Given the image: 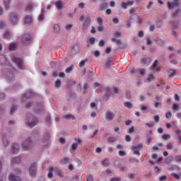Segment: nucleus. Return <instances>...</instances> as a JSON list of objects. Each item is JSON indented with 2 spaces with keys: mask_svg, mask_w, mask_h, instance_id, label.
<instances>
[{
  "mask_svg": "<svg viewBox=\"0 0 181 181\" xmlns=\"http://www.w3.org/2000/svg\"><path fill=\"white\" fill-rule=\"evenodd\" d=\"M170 24L172 26V32H173V35H174L175 36H176V29H177V28H179V23H177V21H170Z\"/></svg>",
  "mask_w": 181,
  "mask_h": 181,
  "instance_id": "9b49d317",
  "label": "nucleus"
},
{
  "mask_svg": "<svg viewBox=\"0 0 181 181\" xmlns=\"http://www.w3.org/2000/svg\"><path fill=\"white\" fill-rule=\"evenodd\" d=\"M146 45H147L148 46H149V45H152L153 42H152V40H151L150 37H147V38L146 39Z\"/></svg>",
  "mask_w": 181,
  "mask_h": 181,
  "instance_id": "e2e57ef3",
  "label": "nucleus"
},
{
  "mask_svg": "<svg viewBox=\"0 0 181 181\" xmlns=\"http://www.w3.org/2000/svg\"><path fill=\"white\" fill-rule=\"evenodd\" d=\"M107 6H108V4H107V2L103 1V2L100 4V6H99V9H100V11H104V9H107Z\"/></svg>",
  "mask_w": 181,
  "mask_h": 181,
  "instance_id": "c756f323",
  "label": "nucleus"
},
{
  "mask_svg": "<svg viewBox=\"0 0 181 181\" xmlns=\"http://www.w3.org/2000/svg\"><path fill=\"white\" fill-rule=\"evenodd\" d=\"M55 173L57 175V176H59V177H63L64 176L63 172H62V170H59L58 168L55 169Z\"/></svg>",
  "mask_w": 181,
  "mask_h": 181,
  "instance_id": "473e14b6",
  "label": "nucleus"
},
{
  "mask_svg": "<svg viewBox=\"0 0 181 181\" xmlns=\"http://www.w3.org/2000/svg\"><path fill=\"white\" fill-rule=\"evenodd\" d=\"M13 63L16 64L19 70H26V66H25V62L23 60L18 57H13L12 58Z\"/></svg>",
  "mask_w": 181,
  "mask_h": 181,
  "instance_id": "20e7f679",
  "label": "nucleus"
},
{
  "mask_svg": "<svg viewBox=\"0 0 181 181\" xmlns=\"http://www.w3.org/2000/svg\"><path fill=\"white\" fill-rule=\"evenodd\" d=\"M117 46H119V49H122V50L127 49V45L122 43V41H120V43L117 44Z\"/></svg>",
  "mask_w": 181,
  "mask_h": 181,
  "instance_id": "a19ab883",
  "label": "nucleus"
},
{
  "mask_svg": "<svg viewBox=\"0 0 181 181\" xmlns=\"http://www.w3.org/2000/svg\"><path fill=\"white\" fill-rule=\"evenodd\" d=\"M83 93L86 94V93H87V90H88V83H84L83 84Z\"/></svg>",
  "mask_w": 181,
  "mask_h": 181,
  "instance_id": "4d7b16f0",
  "label": "nucleus"
},
{
  "mask_svg": "<svg viewBox=\"0 0 181 181\" xmlns=\"http://www.w3.org/2000/svg\"><path fill=\"white\" fill-rule=\"evenodd\" d=\"M53 170H54V168H53L52 166H49L48 168V177L49 179H52V177H53Z\"/></svg>",
  "mask_w": 181,
  "mask_h": 181,
  "instance_id": "5701e85b",
  "label": "nucleus"
},
{
  "mask_svg": "<svg viewBox=\"0 0 181 181\" xmlns=\"http://www.w3.org/2000/svg\"><path fill=\"white\" fill-rule=\"evenodd\" d=\"M74 141L78 144V145H83V141L79 138H75Z\"/></svg>",
  "mask_w": 181,
  "mask_h": 181,
  "instance_id": "864d4df0",
  "label": "nucleus"
},
{
  "mask_svg": "<svg viewBox=\"0 0 181 181\" xmlns=\"http://www.w3.org/2000/svg\"><path fill=\"white\" fill-rule=\"evenodd\" d=\"M124 107H126V108H129V110H131V108H132V107H133L131 102H124Z\"/></svg>",
  "mask_w": 181,
  "mask_h": 181,
  "instance_id": "4c0bfd02",
  "label": "nucleus"
},
{
  "mask_svg": "<svg viewBox=\"0 0 181 181\" xmlns=\"http://www.w3.org/2000/svg\"><path fill=\"white\" fill-rule=\"evenodd\" d=\"M77 148H78V144H77V143L72 144V145H71V150L72 151H76Z\"/></svg>",
  "mask_w": 181,
  "mask_h": 181,
  "instance_id": "3c124183",
  "label": "nucleus"
},
{
  "mask_svg": "<svg viewBox=\"0 0 181 181\" xmlns=\"http://www.w3.org/2000/svg\"><path fill=\"white\" fill-rule=\"evenodd\" d=\"M21 145L24 151H30V149H32V148L35 146V142L32 141V139L30 137H26L23 139Z\"/></svg>",
  "mask_w": 181,
  "mask_h": 181,
  "instance_id": "f03ea898",
  "label": "nucleus"
},
{
  "mask_svg": "<svg viewBox=\"0 0 181 181\" xmlns=\"http://www.w3.org/2000/svg\"><path fill=\"white\" fill-rule=\"evenodd\" d=\"M89 42L90 45H94V43H95V38L93 37L89 38Z\"/></svg>",
  "mask_w": 181,
  "mask_h": 181,
  "instance_id": "338daca9",
  "label": "nucleus"
},
{
  "mask_svg": "<svg viewBox=\"0 0 181 181\" xmlns=\"http://www.w3.org/2000/svg\"><path fill=\"white\" fill-rule=\"evenodd\" d=\"M21 160L20 157H16L12 158L11 162L13 165H18V163H21Z\"/></svg>",
  "mask_w": 181,
  "mask_h": 181,
  "instance_id": "cd10ccee",
  "label": "nucleus"
},
{
  "mask_svg": "<svg viewBox=\"0 0 181 181\" xmlns=\"http://www.w3.org/2000/svg\"><path fill=\"white\" fill-rule=\"evenodd\" d=\"M105 172L107 176H112V173H114V171L110 168L105 170Z\"/></svg>",
  "mask_w": 181,
  "mask_h": 181,
  "instance_id": "79ce46f5",
  "label": "nucleus"
},
{
  "mask_svg": "<svg viewBox=\"0 0 181 181\" xmlns=\"http://www.w3.org/2000/svg\"><path fill=\"white\" fill-rule=\"evenodd\" d=\"M12 0H4V4L5 9H8L11 8V2Z\"/></svg>",
  "mask_w": 181,
  "mask_h": 181,
  "instance_id": "a878e982",
  "label": "nucleus"
},
{
  "mask_svg": "<svg viewBox=\"0 0 181 181\" xmlns=\"http://www.w3.org/2000/svg\"><path fill=\"white\" fill-rule=\"evenodd\" d=\"M45 19V10L43 8L41 9V13L38 17L39 22H42Z\"/></svg>",
  "mask_w": 181,
  "mask_h": 181,
  "instance_id": "c85d7f7f",
  "label": "nucleus"
},
{
  "mask_svg": "<svg viewBox=\"0 0 181 181\" xmlns=\"http://www.w3.org/2000/svg\"><path fill=\"white\" fill-rule=\"evenodd\" d=\"M154 40L158 46H160V47H163V46H165V39L164 38L156 37V38H155Z\"/></svg>",
  "mask_w": 181,
  "mask_h": 181,
  "instance_id": "f8f14e48",
  "label": "nucleus"
},
{
  "mask_svg": "<svg viewBox=\"0 0 181 181\" xmlns=\"http://www.w3.org/2000/svg\"><path fill=\"white\" fill-rule=\"evenodd\" d=\"M180 13H181L180 8H177V10H175L174 12L172 13L173 19H175V18H177V16H179V15H180Z\"/></svg>",
  "mask_w": 181,
  "mask_h": 181,
  "instance_id": "412c9836",
  "label": "nucleus"
},
{
  "mask_svg": "<svg viewBox=\"0 0 181 181\" xmlns=\"http://www.w3.org/2000/svg\"><path fill=\"white\" fill-rule=\"evenodd\" d=\"M97 21H98V24L99 26L103 25V18H101V17H98L97 18Z\"/></svg>",
  "mask_w": 181,
  "mask_h": 181,
  "instance_id": "6e6d98bb",
  "label": "nucleus"
},
{
  "mask_svg": "<svg viewBox=\"0 0 181 181\" xmlns=\"http://www.w3.org/2000/svg\"><path fill=\"white\" fill-rule=\"evenodd\" d=\"M91 19H93V16L90 14H86L85 16L83 15L80 17L79 21H81V22H83L81 28L83 32H86V30L88 29L90 25H91Z\"/></svg>",
  "mask_w": 181,
  "mask_h": 181,
  "instance_id": "f257e3e1",
  "label": "nucleus"
},
{
  "mask_svg": "<svg viewBox=\"0 0 181 181\" xmlns=\"http://www.w3.org/2000/svg\"><path fill=\"white\" fill-rule=\"evenodd\" d=\"M64 119H76V117L73 115H66L64 116Z\"/></svg>",
  "mask_w": 181,
  "mask_h": 181,
  "instance_id": "f704fd0d",
  "label": "nucleus"
},
{
  "mask_svg": "<svg viewBox=\"0 0 181 181\" xmlns=\"http://www.w3.org/2000/svg\"><path fill=\"white\" fill-rule=\"evenodd\" d=\"M25 25H32L33 23V18L31 16H26L24 18Z\"/></svg>",
  "mask_w": 181,
  "mask_h": 181,
  "instance_id": "4468645a",
  "label": "nucleus"
},
{
  "mask_svg": "<svg viewBox=\"0 0 181 181\" xmlns=\"http://www.w3.org/2000/svg\"><path fill=\"white\" fill-rule=\"evenodd\" d=\"M111 63H112V57L107 58L105 64V68L110 69V67H111Z\"/></svg>",
  "mask_w": 181,
  "mask_h": 181,
  "instance_id": "393cba45",
  "label": "nucleus"
},
{
  "mask_svg": "<svg viewBox=\"0 0 181 181\" xmlns=\"http://www.w3.org/2000/svg\"><path fill=\"white\" fill-rule=\"evenodd\" d=\"M8 63V59L4 55H0V64L5 66V64Z\"/></svg>",
  "mask_w": 181,
  "mask_h": 181,
  "instance_id": "aec40b11",
  "label": "nucleus"
},
{
  "mask_svg": "<svg viewBox=\"0 0 181 181\" xmlns=\"http://www.w3.org/2000/svg\"><path fill=\"white\" fill-rule=\"evenodd\" d=\"M2 74L8 81H11V80L13 79V72L11 70H6L5 72H3Z\"/></svg>",
  "mask_w": 181,
  "mask_h": 181,
  "instance_id": "6e6552de",
  "label": "nucleus"
},
{
  "mask_svg": "<svg viewBox=\"0 0 181 181\" xmlns=\"http://www.w3.org/2000/svg\"><path fill=\"white\" fill-rule=\"evenodd\" d=\"M115 118V114L111 111H107L105 112V119L106 121H112Z\"/></svg>",
  "mask_w": 181,
  "mask_h": 181,
  "instance_id": "9d476101",
  "label": "nucleus"
},
{
  "mask_svg": "<svg viewBox=\"0 0 181 181\" xmlns=\"http://www.w3.org/2000/svg\"><path fill=\"white\" fill-rule=\"evenodd\" d=\"M156 66H158V60H156L152 66H153V70H154V71H160V69L159 68H156Z\"/></svg>",
  "mask_w": 181,
  "mask_h": 181,
  "instance_id": "2f4dec72",
  "label": "nucleus"
},
{
  "mask_svg": "<svg viewBox=\"0 0 181 181\" xmlns=\"http://www.w3.org/2000/svg\"><path fill=\"white\" fill-rule=\"evenodd\" d=\"M11 32L9 31H5L4 33V36L6 39H8V37H11Z\"/></svg>",
  "mask_w": 181,
  "mask_h": 181,
  "instance_id": "603ef678",
  "label": "nucleus"
},
{
  "mask_svg": "<svg viewBox=\"0 0 181 181\" xmlns=\"http://www.w3.org/2000/svg\"><path fill=\"white\" fill-rule=\"evenodd\" d=\"M9 16V22L13 25H18V22H19V16H18L16 13H11Z\"/></svg>",
  "mask_w": 181,
  "mask_h": 181,
  "instance_id": "39448f33",
  "label": "nucleus"
},
{
  "mask_svg": "<svg viewBox=\"0 0 181 181\" xmlns=\"http://www.w3.org/2000/svg\"><path fill=\"white\" fill-rule=\"evenodd\" d=\"M171 176H173V177H175V179H177V180H179V179H180L181 177V173H178V174H176L175 173H171Z\"/></svg>",
  "mask_w": 181,
  "mask_h": 181,
  "instance_id": "c9c22d12",
  "label": "nucleus"
},
{
  "mask_svg": "<svg viewBox=\"0 0 181 181\" xmlns=\"http://www.w3.org/2000/svg\"><path fill=\"white\" fill-rule=\"evenodd\" d=\"M153 141V136H148L146 145H151V142H152Z\"/></svg>",
  "mask_w": 181,
  "mask_h": 181,
  "instance_id": "e433bc0d",
  "label": "nucleus"
},
{
  "mask_svg": "<svg viewBox=\"0 0 181 181\" xmlns=\"http://www.w3.org/2000/svg\"><path fill=\"white\" fill-rule=\"evenodd\" d=\"M110 97H111V89H110V88H107L106 93H105L103 98L106 101H108V100H110Z\"/></svg>",
  "mask_w": 181,
  "mask_h": 181,
  "instance_id": "f3484780",
  "label": "nucleus"
},
{
  "mask_svg": "<svg viewBox=\"0 0 181 181\" xmlns=\"http://www.w3.org/2000/svg\"><path fill=\"white\" fill-rule=\"evenodd\" d=\"M69 161L70 158L69 157H66L61 160L62 163H63L64 165H67V163Z\"/></svg>",
  "mask_w": 181,
  "mask_h": 181,
  "instance_id": "c03bdc74",
  "label": "nucleus"
},
{
  "mask_svg": "<svg viewBox=\"0 0 181 181\" xmlns=\"http://www.w3.org/2000/svg\"><path fill=\"white\" fill-rule=\"evenodd\" d=\"M30 40H32V38H30V35L29 34H25L21 36V42L23 45H29V43H30Z\"/></svg>",
  "mask_w": 181,
  "mask_h": 181,
  "instance_id": "0eeeda50",
  "label": "nucleus"
},
{
  "mask_svg": "<svg viewBox=\"0 0 181 181\" xmlns=\"http://www.w3.org/2000/svg\"><path fill=\"white\" fill-rule=\"evenodd\" d=\"M31 95H33V93L30 90L27 91L25 93L23 94V98H30Z\"/></svg>",
  "mask_w": 181,
  "mask_h": 181,
  "instance_id": "7c9ffc66",
  "label": "nucleus"
},
{
  "mask_svg": "<svg viewBox=\"0 0 181 181\" xmlns=\"http://www.w3.org/2000/svg\"><path fill=\"white\" fill-rule=\"evenodd\" d=\"M36 171H37L36 163H33L31 165V166L29 168L30 175H31L32 177H35V176H36Z\"/></svg>",
  "mask_w": 181,
  "mask_h": 181,
  "instance_id": "1a4fd4ad",
  "label": "nucleus"
},
{
  "mask_svg": "<svg viewBox=\"0 0 181 181\" xmlns=\"http://www.w3.org/2000/svg\"><path fill=\"white\" fill-rule=\"evenodd\" d=\"M172 160H173V157L172 156H168L166 160H165V162L166 163H169L170 162H172Z\"/></svg>",
  "mask_w": 181,
  "mask_h": 181,
  "instance_id": "680f3d73",
  "label": "nucleus"
},
{
  "mask_svg": "<svg viewBox=\"0 0 181 181\" xmlns=\"http://www.w3.org/2000/svg\"><path fill=\"white\" fill-rule=\"evenodd\" d=\"M73 69H74V67L73 66H69L66 68V73H71V71H73Z\"/></svg>",
  "mask_w": 181,
  "mask_h": 181,
  "instance_id": "0e129e2a",
  "label": "nucleus"
},
{
  "mask_svg": "<svg viewBox=\"0 0 181 181\" xmlns=\"http://www.w3.org/2000/svg\"><path fill=\"white\" fill-rule=\"evenodd\" d=\"M87 62H88V59H84V60H82L80 63H79V67H84L86 63H87Z\"/></svg>",
  "mask_w": 181,
  "mask_h": 181,
  "instance_id": "de8ad7c7",
  "label": "nucleus"
},
{
  "mask_svg": "<svg viewBox=\"0 0 181 181\" xmlns=\"http://www.w3.org/2000/svg\"><path fill=\"white\" fill-rule=\"evenodd\" d=\"M155 78H156L155 77V75H153V74H150V75L148 76V77L147 78V81H148V83H151V81H153V80H155Z\"/></svg>",
  "mask_w": 181,
  "mask_h": 181,
  "instance_id": "58836bf2",
  "label": "nucleus"
},
{
  "mask_svg": "<svg viewBox=\"0 0 181 181\" xmlns=\"http://www.w3.org/2000/svg\"><path fill=\"white\" fill-rule=\"evenodd\" d=\"M144 148V145L142 144H137L136 146H132V149H142Z\"/></svg>",
  "mask_w": 181,
  "mask_h": 181,
  "instance_id": "72a5a7b5",
  "label": "nucleus"
},
{
  "mask_svg": "<svg viewBox=\"0 0 181 181\" xmlns=\"http://www.w3.org/2000/svg\"><path fill=\"white\" fill-rule=\"evenodd\" d=\"M33 9V4L29 3L26 6V11H32Z\"/></svg>",
  "mask_w": 181,
  "mask_h": 181,
  "instance_id": "09e8293b",
  "label": "nucleus"
},
{
  "mask_svg": "<svg viewBox=\"0 0 181 181\" xmlns=\"http://www.w3.org/2000/svg\"><path fill=\"white\" fill-rule=\"evenodd\" d=\"M163 139H164V141H168V139H169V138H170V135L169 134H163L162 136Z\"/></svg>",
  "mask_w": 181,
  "mask_h": 181,
  "instance_id": "13d9d810",
  "label": "nucleus"
},
{
  "mask_svg": "<svg viewBox=\"0 0 181 181\" xmlns=\"http://www.w3.org/2000/svg\"><path fill=\"white\" fill-rule=\"evenodd\" d=\"M71 53L72 54H77L78 53V45L74 44L71 47Z\"/></svg>",
  "mask_w": 181,
  "mask_h": 181,
  "instance_id": "dca6fc26",
  "label": "nucleus"
},
{
  "mask_svg": "<svg viewBox=\"0 0 181 181\" xmlns=\"http://www.w3.org/2000/svg\"><path fill=\"white\" fill-rule=\"evenodd\" d=\"M86 181H94V177L91 175H87Z\"/></svg>",
  "mask_w": 181,
  "mask_h": 181,
  "instance_id": "bf43d9fd",
  "label": "nucleus"
},
{
  "mask_svg": "<svg viewBox=\"0 0 181 181\" xmlns=\"http://www.w3.org/2000/svg\"><path fill=\"white\" fill-rule=\"evenodd\" d=\"M115 141H117L116 137H109L107 139V142H109V144H113V142H115Z\"/></svg>",
  "mask_w": 181,
  "mask_h": 181,
  "instance_id": "a18cd8bd",
  "label": "nucleus"
},
{
  "mask_svg": "<svg viewBox=\"0 0 181 181\" xmlns=\"http://www.w3.org/2000/svg\"><path fill=\"white\" fill-rule=\"evenodd\" d=\"M54 86L57 88H60V87H62V81L60 79H58L55 81Z\"/></svg>",
  "mask_w": 181,
  "mask_h": 181,
  "instance_id": "ea45409f",
  "label": "nucleus"
},
{
  "mask_svg": "<svg viewBox=\"0 0 181 181\" xmlns=\"http://www.w3.org/2000/svg\"><path fill=\"white\" fill-rule=\"evenodd\" d=\"M21 149V146L18 144H13L11 146V152L12 153H18Z\"/></svg>",
  "mask_w": 181,
  "mask_h": 181,
  "instance_id": "ddd939ff",
  "label": "nucleus"
},
{
  "mask_svg": "<svg viewBox=\"0 0 181 181\" xmlns=\"http://www.w3.org/2000/svg\"><path fill=\"white\" fill-rule=\"evenodd\" d=\"M37 122H39V120L37 118L35 117L32 114L29 113L27 115L26 119H25V124L28 127H30V128H33L35 125H37Z\"/></svg>",
  "mask_w": 181,
  "mask_h": 181,
  "instance_id": "7ed1b4c3",
  "label": "nucleus"
},
{
  "mask_svg": "<svg viewBox=\"0 0 181 181\" xmlns=\"http://www.w3.org/2000/svg\"><path fill=\"white\" fill-rule=\"evenodd\" d=\"M15 110H16V105H13L11 107V111H10L11 115H13V114H15Z\"/></svg>",
  "mask_w": 181,
  "mask_h": 181,
  "instance_id": "49530a36",
  "label": "nucleus"
},
{
  "mask_svg": "<svg viewBox=\"0 0 181 181\" xmlns=\"http://www.w3.org/2000/svg\"><path fill=\"white\" fill-rule=\"evenodd\" d=\"M180 0H173V2L168 1L167 3L168 9H173V8H179L180 6V3H179Z\"/></svg>",
  "mask_w": 181,
  "mask_h": 181,
  "instance_id": "423d86ee",
  "label": "nucleus"
},
{
  "mask_svg": "<svg viewBox=\"0 0 181 181\" xmlns=\"http://www.w3.org/2000/svg\"><path fill=\"white\" fill-rule=\"evenodd\" d=\"M10 181H22L21 177L16 175L15 174H11L8 177Z\"/></svg>",
  "mask_w": 181,
  "mask_h": 181,
  "instance_id": "2eb2a0df",
  "label": "nucleus"
},
{
  "mask_svg": "<svg viewBox=\"0 0 181 181\" xmlns=\"http://www.w3.org/2000/svg\"><path fill=\"white\" fill-rule=\"evenodd\" d=\"M175 160L176 162H181V156H176Z\"/></svg>",
  "mask_w": 181,
  "mask_h": 181,
  "instance_id": "774afa93",
  "label": "nucleus"
},
{
  "mask_svg": "<svg viewBox=\"0 0 181 181\" xmlns=\"http://www.w3.org/2000/svg\"><path fill=\"white\" fill-rule=\"evenodd\" d=\"M5 21H0V29H4V28H5Z\"/></svg>",
  "mask_w": 181,
  "mask_h": 181,
  "instance_id": "69168bd1",
  "label": "nucleus"
},
{
  "mask_svg": "<svg viewBox=\"0 0 181 181\" xmlns=\"http://www.w3.org/2000/svg\"><path fill=\"white\" fill-rule=\"evenodd\" d=\"M16 49V44L15 43H11L10 45H9V49L11 51V52H13V50H15Z\"/></svg>",
  "mask_w": 181,
  "mask_h": 181,
  "instance_id": "37998d69",
  "label": "nucleus"
},
{
  "mask_svg": "<svg viewBox=\"0 0 181 181\" xmlns=\"http://www.w3.org/2000/svg\"><path fill=\"white\" fill-rule=\"evenodd\" d=\"M169 170H180V168L177 165H172L170 168Z\"/></svg>",
  "mask_w": 181,
  "mask_h": 181,
  "instance_id": "8fccbe9b",
  "label": "nucleus"
},
{
  "mask_svg": "<svg viewBox=\"0 0 181 181\" xmlns=\"http://www.w3.org/2000/svg\"><path fill=\"white\" fill-rule=\"evenodd\" d=\"M176 73H177V71L170 69L168 71V77H175V76H176Z\"/></svg>",
  "mask_w": 181,
  "mask_h": 181,
  "instance_id": "b1692460",
  "label": "nucleus"
},
{
  "mask_svg": "<svg viewBox=\"0 0 181 181\" xmlns=\"http://www.w3.org/2000/svg\"><path fill=\"white\" fill-rule=\"evenodd\" d=\"M53 30L54 33H60V25L54 24L53 26Z\"/></svg>",
  "mask_w": 181,
  "mask_h": 181,
  "instance_id": "bb28decb",
  "label": "nucleus"
},
{
  "mask_svg": "<svg viewBox=\"0 0 181 181\" xmlns=\"http://www.w3.org/2000/svg\"><path fill=\"white\" fill-rule=\"evenodd\" d=\"M3 141V145L4 146H9V141L8 140V138L6 136V134H4L2 137Z\"/></svg>",
  "mask_w": 181,
  "mask_h": 181,
  "instance_id": "a211bd4d",
  "label": "nucleus"
},
{
  "mask_svg": "<svg viewBox=\"0 0 181 181\" xmlns=\"http://www.w3.org/2000/svg\"><path fill=\"white\" fill-rule=\"evenodd\" d=\"M54 5H55L56 8L59 9V11L63 9V2H62V1L57 0L55 2Z\"/></svg>",
  "mask_w": 181,
  "mask_h": 181,
  "instance_id": "6ab92c4d",
  "label": "nucleus"
},
{
  "mask_svg": "<svg viewBox=\"0 0 181 181\" xmlns=\"http://www.w3.org/2000/svg\"><path fill=\"white\" fill-rule=\"evenodd\" d=\"M73 28V24H66L65 26L66 30H70Z\"/></svg>",
  "mask_w": 181,
  "mask_h": 181,
  "instance_id": "052dcab7",
  "label": "nucleus"
},
{
  "mask_svg": "<svg viewBox=\"0 0 181 181\" xmlns=\"http://www.w3.org/2000/svg\"><path fill=\"white\" fill-rule=\"evenodd\" d=\"M133 151L134 155H137V156H141V153H139V150L137 149H132Z\"/></svg>",
  "mask_w": 181,
  "mask_h": 181,
  "instance_id": "5fc2aeb1",
  "label": "nucleus"
},
{
  "mask_svg": "<svg viewBox=\"0 0 181 181\" xmlns=\"http://www.w3.org/2000/svg\"><path fill=\"white\" fill-rule=\"evenodd\" d=\"M102 166H104V168H108L110 166V159L105 158L103 160L101 161Z\"/></svg>",
  "mask_w": 181,
  "mask_h": 181,
  "instance_id": "4be33fe9",
  "label": "nucleus"
}]
</instances>
